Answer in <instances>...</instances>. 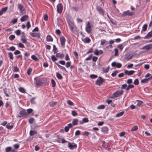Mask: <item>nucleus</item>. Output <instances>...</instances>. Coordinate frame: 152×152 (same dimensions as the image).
<instances>
[{
    "mask_svg": "<svg viewBox=\"0 0 152 152\" xmlns=\"http://www.w3.org/2000/svg\"><path fill=\"white\" fill-rule=\"evenodd\" d=\"M4 92V94H5V96L7 97H9V89H7L6 88H5L3 90Z\"/></svg>",
    "mask_w": 152,
    "mask_h": 152,
    "instance_id": "19",
    "label": "nucleus"
},
{
    "mask_svg": "<svg viewBox=\"0 0 152 152\" xmlns=\"http://www.w3.org/2000/svg\"><path fill=\"white\" fill-rule=\"evenodd\" d=\"M21 40L22 42L24 43H26V39L25 38H22L21 39Z\"/></svg>",
    "mask_w": 152,
    "mask_h": 152,
    "instance_id": "44",
    "label": "nucleus"
},
{
    "mask_svg": "<svg viewBox=\"0 0 152 152\" xmlns=\"http://www.w3.org/2000/svg\"><path fill=\"white\" fill-rule=\"evenodd\" d=\"M124 113V112H121L119 113H118L116 115V117H119L121 116L122 115H123Z\"/></svg>",
    "mask_w": 152,
    "mask_h": 152,
    "instance_id": "35",
    "label": "nucleus"
},
{
    "mask_svg": "<svg viewBox=\"0 0 152 152\" xmlns=\"http://www.w3.org/2000/svg\"><path fill=\"white\" fill-rule=\"evenodd\" d=\"M6 127L8 129H11L13 127V126H10L8 124L6 126Z\"/></svg>",
    "mask_w": 152,
    "mask_h": 152,
    "instance_id": "56",
    "label": "nucleus"
},
{
    "mask_svg": "<svg viewBox=\"0 0 152 152\" xmlns=\"http://www.w3.org/2000/svg\"><path fill=\"white\" fill-rule=\"evenodd\" d=\"M92 56V54L90 55L85 60L86 61H88V60H91Z\"/></svg>",
    "mask_w": 152,
    "mask_h": 152,
    "instance_id": "62",
    "label": "nucleus"
},
{
    "mask_svg": "<svg viewBox=\"0 0 152 152\" xmlns=\"http://www.w3.org/2000/svg\"><path fill=\"white\" fill-rule=\"evenodd\" d=\"M46 40L48 42H52L53 41V38L50 35H49L46 37Z\"/></svg>",
    "mask_w": 152,
    "mask_h": 152,
    "instance_id": "20",
    "label": "nucleus"
},
{
    "mask_svg": "<svg viewBox=\"0 0 152 152\" xmlns=\"http://www.w3.org/2000/svg\"><path fill=\"white\" fill-rule=\"evenodd\" d=\"M37 134V132L35 131L31 130L30 132V134L31 136H33L34 134Z\"/></svg>",
    "mask_w": 152,
    "mask_h": 152,
    "instance_id": "30",
    "label": "nucleus"
},
{
    "mask_svg": "<svg viewBox=\"0 0 152 152\" xmlns=\"http://www.w3.org/2000/svg\"><path fill=\"white\" fill-rule=\"evenodd\" d=\"M64 54L63 53H57L56 54V56L57 58H63L64 57Z\"/></svg>",
    "mask_w": 152,
    "mask_h": 152,
    "instance_id": "18",
    "label": "nucleus"
},
{
    "mask_svg": "<svg viewBox=\"0 0 152 152\" xmlns=\"http://www.w3.org/2000/svg\"><path fill=\"white\" fill-rule=\"evenodd\" d=\"M56 76L59 79H61L63 78L61 75L58 72L56 73Z\"/></svg>",
    "mask_w": 152,
    "mask_h": 152,
    "instance_id": "28",
    "label": "nucleus"
},
{
    "mask_svg": "<svg viewBox=\"0 0 152 152\" xmlns=\"http://www.w3.org/2000/svg\"><path fill=\"white\" fill-rule=\"evenodd\" d=\"M134 84L135 85H137L139 84V81L137 79H136L134 81Z\"/></svg>",
    "mask_w": 152,
    "mask_h": 152,
    "instance_id": "57",
    "label": "nucleus"
},
{
    "mask_svg": "<svg viewBox=\"0 0 152 152\" xmlns=\"http://www.w3.org/2000/svg\"><path fill=\"white\" fill-rule=\"evenodd\" d=\"M124 91L122 90L118 91L114 93L113 95L115 97L117 98L123 94Z\"/></svg>",
    "mask_w": 152,
    "mask_h": 152,
    "instance_id": "4",
    "label": "nucleus"
},
{
    "mask_svg": "<svg viewBox=\"0 0 152 152\" xmlns=\"http://www.w3.org/2000/svg\"><path fill=\"white\" fill-rule=\"evenodd\" d=\"M70 66V62H67L66 63V66L67 68H68Z\"/></svg>",
    "mask_w": 152,
    "mask_h": 152,
    "instance_id": "60",
    "label": "nucleus"
},
{
    "mask_svg": "<svg viewBox=\"0 0 152 152\" xmlns=\"http://www.w3.org/2000/svg\"><path fill=\"white\" fill-rule=\"evenodd\" d=\"M26 26L27 28V29H28L31 27V25L30 23V22L28 21L26 23Z\"/></svg>",
    "mask_w": 152,
    "mask_h": 152,
    "instance_id": "40",
    "label": "nucleus"
},
{
    "mask_svg": "<svg viewBox=\"0 0 152 152\" xmlns=\"http://www.w3.org/2000/svg\"><path fill=\"white\" fill-rule=\"evenodd\" d=\"M152 48V45H148L144 46L142 48V50H149Z\"/></svg>",
    "mask_w": 152,
    "mask_h": 152,
    "instance_id": "12",
    "label": "nucleus"
},
{
    "mask_svg": "<svg viewBox=\"0 0 152 152\" xmlns=\"http://www.w3.org/2000/svg\"><path fill=\"white\" fill-rule=\"evenodd\" d=\"M134 14V12H130L129 10H128L126 12H124L123 14V16H126L128 15L129 16H132Z\"/></svg>",
    "mask_w": 152,
    "mask_h": 152,
    "instance_id": "13",
    "label": "nucleus"
},
{
    "mask_svg": "<svg viewBox=\"0 0 152 152\" xmlns=\"http://www.w3.org/2000/svg\"><path fill=\"white\" fill-rule=\"evenodd\" d=\"M94 53L96 55H99V51L97 49H96L94 51Z\"/></svg>",
    "mask_w": 152,
    "mask_h": 152,
    "instance_id": "63",
    "label": "nucleus"
},
{
    "mask_svg": "<svg viewBox=\"0 0 152 152\" xmlns=\"http://www.w3.org/2000/svg\"><path fill=\"white\" fill-rule=\"evenodd\" d=\"M19 114L20 115V117H25L27 115L26 111L25 110H22L20 111Z\"/></svg>",
    "mask_w": 152,
    "mask_h": 152,
    "instance_id": "15",
    "label": "nucleus"
},
{
    "mask_svg": "<svg viewBox=\"0 0 152 152\" xmlns=\"http://www.w3.org/2000/svg\"><path fill=\"white\" fill-rule=\"evenodd\" d=\"M105 106L104 105H101L98 107L97 108L98 109H103L104 108Z\"/></svg>",
    "mask_w": 152,
    "mask_h": 152,
    "instance_id": "49",
    "label": "nucleus"
},
{
    "mask_svg": "<svg viewBox=\"0 0 152 152\" xmlns=\"http://www.w3.org/2000/svg\"><path fill=\"white\" fill-rule=\"evenodd\" d=\"M60 40L61 45L63 47H64L65 44L66 39L63 36H61L60 37Z\"/></svg>",
    "mask_w": 152,
    "mask_h": 152,
    "instance_id": "9",
    "label": "nucleus"
},
{
    "mask_svg": "<svg viewBox=\"0 0 152 152\" xmlns=\"http://www.w3.org/2000/svg\"><path fill=\"white\" fill-rule=\"evenodd\" d=\"M102 69L103 72L104 73H107L109 71V69H110V67L109 66H108V67L106 68L103 67L102 68Z\"/></svg>",
    "mask_w": 152,
    "mask_h": 152,
    "instance_id": "23",
    "label": "nucleus"
},
{
    "mask_svg": "<svg viewBox=\"0 0 152 152\" xmlns=\"http://www.w3.org/2000/svg\"><path fill=\"white\" fill-rule=\"evenodd\" d=\"M115 52L114 56H116L118 55V50L117 49L115 48L114 50Z\"/></svg>",
    "mask_w": 152,
    "mask_h": 152,
    "instance_id": "46",
    "label": "nucleus"
},
{
    "mask_svg": "<svg viewBox=\"0 0 152 152\" xmlns=\"http://www.w3.org/2000/svg\"><path fill=\"white\" fill-rule=\"evenodd\" d=\"M15 47L12 46L10 47L9 48H7V50H8L14 51L15 50Z\"/></svg>",
    "mask_w": 152,
    "mask_h": 152,
    "instance_id": "34",
    "label": "nucleus"
},
{
    "mask_svg": "<svg viewBox=\"0 0 152 152\" xmlns=\"http://www.w3.org/2000/svg\"><path fill=\"white\" fill-rule=\"evenodd\" d=\"M34 121V119L33 118H31L29 119V122L30 124H32Z\"/></svg>",
    "mask_w": 152,
    "mask_h": 152,
    "instance_id": "50",
    "label": "nucleus"
},
{
    "mask_svg": "<svg viewBox=\"0 0 152 152\" xmlns=\"http://www.w3.org/2000/svg\"><path fill=\"white\" fill-rule=\"evenodd\" d=\"M18 7L20 12L23 14H24L26 12L25 9L24 7L21 4H18Z\"/></svg>",
    "mask_w": 152,
    "mask_h": 152,
    "instance_id": "3",
    "label": "nucleus"
},
{
    "mask_svg": "<svg viewBox=\"0 0 152 152\" xmlns=\"http://www.w3.org/2000/svg\"><path fill=\"white\" fill-rule=\"evenodd\" d=\"M8 56L9 58L11 60H13V58L12 53L11 52H9L8 53Z\"/></svg>",
    "mask_w": 152,
    "mask_h": 152,
    "instance_id": "29",
    "label": "nucleus"
},
{
    "mask_svg": "<svg viewBox=\"0 0 152 152\" xmlns=\"http://www.w3.org/2000/svg\"><path fill=\"white\" fill-rule=\"evenodd\" d=\"M18 46L20 48H23L25 47L24 45L22 43H20L18 44Z\"/></svg>",
    "mask_w": 152,
    "mask_h": 152,
    "instance_id": "59",
    "label": "nucleus"
},
{
    "mask_svg": "<svg viewBox=\"0 0 152 152\" xmlns=\"http://www.w3.org/2000/svg\"><path fill=\"white\" fill-rule=\"evenodd\" d=\"M51 58L52 60L54 62L57 60V58L54 55H53L51 56Z\"/></svg>",
    "mask_w": 152,
    "mask_h": 152,
    "instance_id": "38",
    "label": "nucleus"
},
{
    "mask_svg": "<svg viewBox=\"0 0 152 152\" xmlns=\"http://www.w3.org/2000/svg\"><path fill=\"white\" fill-rule=\"evenodd\" d=\"M134 72L135 71L134 70L128 71L126 70L124 71V73L125 74L128 75H132Z\"/></svg>",
    "mask_w": 152,
    "mask_h": 152,
    "instance_id": "11",
    "label": "nucleus"
},
{
    "mask_svg": "<svg viewBox=\"0 0 152 152\" xmlns=\"http://www.w3.org/2000/svg\"><path fill=\"white\" fill-rule=\"evenodd\" d=\"M31 35L33 37H39V34L38 33H32Z\"/></svg>",
    "mask_w": 152,
    "mask_h": 152,
    "instance_id": "32",
    "label": "nucleus"
},
{
    "mask_svg": "<svg viewBox=\"0 0 152 152\" xmlns=\"http://www.w3.org/2000/svg\"><path fill=\"white\" fill-rule=\"evenodd\" d=\"M19 91L22 92V93H24L25 92V89L23 88H20L19 89Z\"/></svg>",
    "mask_w": 152,
    "mask_h": 152,
    "instance_id": "55",
    "label": "nucleus"
},
{
    "mask_svg": "<svg viewBox=\"0 0 152 152\" xmlns=\"http://www.w3.org/2000/svg\"><path fill=\"white\" fill-rule=\"evenodd\" d=\"M32 71V69L31 68L28 69L27 71V74L28 75H30Z\"/></svg>",
    "mask_w": 152,
    "mask_h": 152,
    "instance_id": "37",
    "label": "nucleus"
},
{
    "mask_svg": "<svg viewBox=\"0 0 152 152\" xmlns=\"http://www.w3.org/2000/svg\"><path fill=\"white\" fill-rule=\"evenodd\" d=\"M147 27V25L146 24H144L142 27V31H145Z\"/></svg>",
    "mask_w": 152,
    "mask_h": 152,
    "instance_id": "31",
    "label": "nucleus"
},
{
    "mask_svg": "<svg viewBox=\"0 0 152 152\" xmlns=\"http://www.w3.org/2000/svg\"><path fill=\"white\" fill-rule=\"evenodd\" d=\"M15 38V37L14 35H10L9 37V39L11 40H13Z\"/></svg>",
    "mask_w": 152,
    "mask_h": 152,
    "instance_id": "39",
    "label": "nucleus"
},
{
    "mask_svg": "<svg viewBox=\"0 0 152 152\" xmlns=\"http://www.w3.org/2000/svg\"><path fill=\"white\" fill-rule=\"evenodd\" d=\"M55 63L57 65L58 67L60 68V69L65 71L66 72H67V71L66 70V69L64 67L61 66L59 64H58L56 62H55Z\"/></svg>",
    "mask_w": 152,
    "mask_h": 152,
    "instance_id": "22",
    "label": "nucleus"
},
{
    "mask_svg": "<svg viewBox=\"0 0 152 152\" xmlns=\"http://www.w3.org/2000/svg\"><path fill=\"white\" fill-rule=\"evenodd\" d=\"M104 82V80L102 77H99L98 79L96 82L95 84L99 86L101 85L103 82Z\"/></svg>",
    "mask_w": 152,
    "mask_h": 152,
    "instance_id": "5",
    "label": "nucleus"
},
{
    "mask_svg": "<svg viewBox=\"0 0 152 152\" xmlns=\"http://www.w3.org/2000/svg\"><path fill=\"white\" fill-rule=\"evenodd\" d=\"M68 142V147L71 149L72 150L74 148H76L77 147V145L75 144H74L73 145H72V144L71 143L69 142Z\"/></svg>",
    "mask_w": 152,
    "mask_h": 152,
    "instance_id": "10",
    "label": "nucleus"
},
{
    "mask_svg": "<svg viewBox=\"0 0 152 152\" xmlns=\"http://www.w3.org/2000/svg\"><path fill=\"white\" fill-rule=\"evenodd\" d=\"M34 80L35 84L37 86H40L42 84V83L39 78L37 77L35 78H34Z\"/></svg>",
    "mask_w": 152,
    "mask_h": 152,
    "instance_id": "6",
    "label": "nucleus"
},
{
    "mask_svg": "<svg viewBox=\"0 0 152 152\" xmlns=\"http://www.w3.org/2000/svg\"><path fill=\"white\" fill-rule=\"evenodd\" d=\"M97 76L94 75H90V77L92 79H94L97 78Z\"/></svg>",
    "mask_w": 152,
    "mask_h": 152,
    "instance_id": "51",
    "label": "nucleus"
},
{
    "mask_svg": "<svg viewBox=\"0 0 152 152\" xmlns=\"http://www.w3.org/2000/svg\"><path fill=\"white\" fill-rule=\"evenodd\" d=\"M7 9V7H5L4 8H3L1 9V11L3 12V13H4V12H5Z\"/></svg>",
    "mask_w": 152,
    "mask_h": 152,
    "instance_id": "52",
    "label": "nucleus"
},
{
    "mask_svg": "<svg viewBox=\"0 0 152 152\" xmlns=\"http://www.w3.org/2000/svg\"><path fill=\"white\" fill-rule=\"evenodd\" d=\"M101 131L102 132H104L105 133H107L108 131V128L106 126L103 127L102 128Z\"/></svg>",
    "mask_w": 152,
    "mask_h": 152,
    "instance_id": "17",
    "label": "nucleus"
},
{
    "mask_svg": "<svg viewBox=\"0 0 152 152\" xmlns=\"http://www.w3.org/2000/svg\"><path fill=\"white\" fill-rule=\"evenodd\" d=\"M72 114L73 116H75L77 115V113L76 111L73 110L72 111Z\"/></svg>",
    "mask_w": 152,
    "mask_h": 152,
    "instance_id": "47",
    "label": "nucleus"
},
{
    "mask_svg": "<svg viewBox=\"0 0 152 152\" xmlns=\"http://www.w3.org/2000/svg\"><path fill=\"white\" fill-rule=\"evenodd\" d=\"M51 83L52 87H54L56 86V83L55 81L53 79H52L51 80Z\"/></svg>",
    "mask_w": 152,
    "mask_h": 152,
    "instance_id": "45",
    "label": "nucleus"
},
{
    "mask_svg": "<svg viewBox=\"0 0 152 152\" xmlns=\"http://www.w3.org/2000/svg\"><path fill=\"white\" fill-rule=\"evenodd\" d=\"M14 72H17L19 71V69L17 67V66H15L13 69Z\"/></svg>",
    "mask_w": 152,
    "mask_h": 152,
    "instance_id": "58",
    "label": "nucleus"
},
{
    "mask_svg": "<svg viewBox=\"0 0 152 152\" xmlns=\"http://www.w3.org/2000/svg\"><path fill=\"white\" fill-rule=\"evenodd\" d=\"M57 50V48L55 45H53V50L54 51V53H55L56 52V50Z\"/></svg>",
    "mask_w": 152,
    "mask_h": 152,
    "instance_id": "48",
    "label": "nucleus"
},
{
    "mask_svg": "<svg viewBox=\"0 0 152 152\" xmlns=\"http://www.w3.org/2000/svg\"><path fill=\"white\" fill-rule=\"evenodd\" d=\"M28 15H25L23 16L20 19V20L22 22H23L24 21L28 20Z\"/></svg>",
    "mask_w": 152,
    "mask_h": 152,
    "instance_id": "16",
    "label": "nucleus"
},
{
    "mask_svg": "<svg viewBox=\"0 0 152 152\" xmlns=\"http://www.w3.org/2000/svg\"><path fill=\"white\" fill-rule=\"evenodd\" d=\"M31 58L33 60L35 61H37L38 60V58L34 55H32Z\"/></svg>",
    "mask_w": 152,
    "mask_h": 152,
    "instance_id": "42",
    "label": "nucleus"
},
{
    "mask_svg": "<svg viewBox=\"0 0 152 152\" xmlns=\"http://www.w3.org/2000/svg\"><path fill=\"white\" fill-rule=\"evenodd\" d=\"M150 78L148 79H144L141 80V83H148V81L149 80Z\"/></svg>",
    "mask_w": 152,
    "mask_h": 152,
    "instance_id": "24",
    "label": "nucleus"
},
{
    "mask_svg": "<svg viewBox=\"0 0 152 152\" xmlns=\"http://www.w3.org/2000/svg\"><path fill=\"white\" fill-rule=\"evenodd\" d=\"M68 24L69 26L70 30L72 32H74V31L76 28V26L73 22L72 21H69L68 22Z\"/></svg>",
    "mask_w": 152,
    "mask_h": 152,
    "instance_id": "2",
    "label": "nucleus"
},
{
    "mask_svg": "<svg viewBox=\"0 0 152 152\" xmlns=\"http://www.w3.org/2000/svg\"><path fill=\"white\" fill-rule=\"evenodd\" d=\"M111 65L113 66H116L118 68H120L122 66V65L121 64L119 63H117L115 62H113L111 64Z\"/></svg>",
    "mask_w": 152,
    "mask_h": 152,
    "instance_id": "14",
    "label": "nucleus"
},
{
    "mask_svg": "<svg viewBox=\"0 0 152 152\" xmlns=\"http://www.w3.org/2000/svg\"><path fill=\"white\" fill-rule=\"evenodd\" d=\"M96 9L100 15H104V10L100 7L99 6H97L96 7Z\"/></svg>",
    "mask_w": 152,
    "mask_h": 152,
    "instance_id": "8",
    "label": "nucleus"
},
{
    "mask_svg": "<svg viewBox=\"0 0 152 152\" xmlns=\"http://www.w3.org/2000/svg\"><path fill=\"white\" fill-rule=\"evenodd\" d=\"M13 146L14 148L15 149H18L20 147L19 145L18 144H15Z\"/></svg>",
    "mask_w": 152,
    "mask_h": 152,
    "instance_id": "53",
    "label": "nucleus"
},
{
    "mask_svg": "<svg viewBox=\"0 0 152 152\" xmlns=\"http://www.w3.org/2000/svg\"><path fill=\"white\" fill-rule=\"evenodd\" d=\"M149 37H152V31H151L149 32L144 37L145 39L148 38Z\"/></svg>",
    "mask_w": 152,
    "mask_h": 152,
    "instance_id": "21",
    "label": "nucleus"
},
{
    "mask_svg": "<svg viewBox=\"0 0 152 152\" xmlns=\"http://www.w3.org/2000/svg\"><path fill=\"white\" fill-rule=\"evenodd\" d=\"M138 129V127L137 126H134L131 129V131H135Z\"/></svg>",
    "mask_w": 152,
    "mask_h": 152,
    "instance_id": "36",
    "label": "nucleus"
},
{
    "mask_svg": "<svg viewBox=\"0 0 152 152\" xmlns=\"http://www.w3.org/2000/svg\"><path fill=\"white\" fill-rule=\"evenodd\" d=\"M12 150V148L11 147H8L5 148L6 152H9Z\"/></svg>",
    "mask_w": 152,
    "mask_h": 152,
    "instance_id": "33",
    "label": "nucleus"
},
{
    "mask_svg": "<svg viewBox=\"0 0 152 152\" xmlns=\"http://www.w3.org/2000/svg\"><path fill=\"white\" fill-rule=\"evenodd\" d=\"M67 103L70 105H74V104L70 100H68L67 102Z\"/></svg>",
    "mask_w": 152,
    "mask_h": 152,
    "instance_id": "41",
    "label": "nucleus"
},
{
    "mask_svg": "<svg viewBox=\"0 0 152 152\" xmlns=\"http://www.w3.org/2000/svg\"><path fill=\"white\" fill-rule=\"evenodd\" d=\"M78 120L77 119H75L72 121L73 125H75L78 124Z\"/></svg>",
    "mask_w": 152,
    "mask_h": 152,
    "instance_id": "27",
    "label": "nucleus"
},
{
    "mask_svg": "<svg viewBox=\"0 0 152 152\" xmlns=\"http://www.w3.org/2000/svg\"><path fill=\"white\" fill-rule=\"evenodd\" d=\"M18 19L17 18H14L12 20V22L13 24H15L17 23Z\"/></svg>",
    "mask_w": 152,
    "mask_h": 152,
    "instance_id": "61",
    "label": "nucleus"
},
{
    "mask_svg": "<svg viewBox=\"0 0 152 152\" xmlns=\"http://www.w3.org/2000/svg\"><path fill=\"white\" fill-rule=\"evenodd\" d=\"M57 12L61 13L63 9V6L60 3L58 4L57 6Z\"/></svg>",
    "mask_w": 152,
    "mask_h": 152,
    "instance_id": "7",
    "label": "nucleus"
},
{
    "mask_svg": "<svg viewBox=\"0 0 152 152\" xmlns=\"http://www.w3.org/2000/svg\"><path fill=\"white\" fill-rule=\"evenodd\" d=\"M137 101L138 102L137 104V105L138 106H140L143 103V102L141 101L137 100Z\"/></svg>",
    "mask_w": 152,
    "mask_h": 152,
    "instance_id": "43",
    "label": "nucleus"
},
{
    "mask_svg": "<svg viewBox=\"0 0 152 152\" xmlns=\"http://www.w3.org/2000/svg\"><path fill=\"white\" fill-rule=\"evenodd\" d=\"M83 41L85 43H88L91 41V39L87 37L85 38Z\"/></svg>",
    "mask_w": 152,
    "mask_h": 152,
    "instance_id": "25",
    "label": "nucleus"
},
{
    "mask_svg": "<svg viewBox=\"0 0 152 152\" xmlns=\"http://www.w3.org/2000/svg\"><path fill=\"white\" fill-rule=\"evenodd\" d=\"M83 121L84 123H86L88 121V120L87 118H83Z\"/></svg>",
    "mask_w": 152,
    "mask_h": 152,
    "instance_id": "64",
    "label": "nucleus"
},
{
    "mask_svg": "<svg viewBox=\"0 0 152 152\" xmlns=\"http://www.w3.org/2000/svg\"><path fill=\"white\" fill-rule=\"evenodd\" d=\"M56 102H52L49 103L50 106L51 107H53L56 104Z\"/></svg>",
    "mask_w": 152,
    "mask_h": 152,
    "instance_id": "26",
    "label": "nucleus"
},
{
    "mask_svg": "<svg viewBox=\"0 0 152 152\" xmlns=\"http://www.w3.org/2000/svg\"><path fill=\"white\" fill-rule=\"evenodd\" d=\"M20 30H16L15 32V33L17 35H20Z\"/></svg>",
    "mask_w": 152,
    "mask_h": 152,
    "instance_id": "54",
    "label": "nucleus"
},
{
    "mask_svg": "<svg viewBox=\"0 0 152 152\" xmlns=\"http://www.w3.org/2000/svg\"><path fill=\"white\" fill-rule=\"evenodd\" d=\"M93 27V26L88 22V23L86 24V32L89 33H91L92 31V28Z\"/></svg>",
    "mask_w": 152,
    "mask_h": 152,
    "instance_id": "1",
    "label": "nucleus"
}]
</instances>
